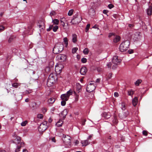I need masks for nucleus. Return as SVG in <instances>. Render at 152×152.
<instances>
[{
	"mask_svg": "<svg viewBox=\"0 0 152 152\" xmlns=\"http://www.w3.org/2000/svg\"><path fill=\"white\" fill-rule=\"evenodd\" d=\"M63 41L64 42L65 46L67 47L68 45V39L66 37H64L63 38Z\"/></svg>",
	"mask_w": 152,
	"mask_h": 152,
	"instance_id": "b1692460",
	"label": "nucleus"
},
{
	"mask_svg": "<svg viewBox=\"0 0 152 152\" xmlns=\"http://www.w3.org/2000/svg\"><path fill=\"white\" fill-rule=\"evenodd\" d=\"M64 49L63 45L61 44H57L55 46L53 49V52L55 54H58L61 52Z\"/></svg>",
	"mask_w": 152,
	"mask_h": 152,
	"instance_id": "20e7f679",
	"label": "nucleus"
},
{
	"mask_svg": "<svg viewBox=\"0 0 152 152\" xmlns=\"http://www.w3.org/2000/svg\"><path fill=\"white\" fill-rule=\"evenodd\" d=\"M108 11L107 10H103V12L104 14L107 15Z\"/></svg>",
	"mask_w": 152,
	"mask_h": 152,
	"instance_id": "6e6d98bb",
	"label": "nucleus"
},
{
	"mask_svg": "<svg viewBox=\"0 0 152 152\" xmlns=\"http://www.w3.org/2000/svg\"><path fill=\"white\" fill-rule=\"evenodd\" d=\"M56 12L54 11H52L50 13V16L54 15H56Z\"/></svg>",
	"mask_w": 152,
	"mask_h": 152,
	"instance_id": "49530a36",
	"label": "nucleus"
},
{
	"mask_svg": "<svg viewBox=\"0 0 152 152\" xmlns=\"http://www.w3.org/2000/svg\"><path fill=\"white\" fill-rule=\"evenodd\" d=\"M102 117L106 119H107L110 118L111 115L110 113L106 112L103 113L102 115Z\"/></svg>",
	"mask_w": 152,
	"mask_h": 152,
	"instance_id": "ddd939ff",
	"label": "nucleus"
},
{
	"mask_svg": "<svg viewBox=\"0 0 152 152\" xmlns=\"http://www.w3.org/2000/svg\"><path fill=\"white\" fill-rule=\"evenodd\" d=\"M52 22L54 24L58 25L59 23V20L57 19H52Z\"/></svg>",
	"mask_w": 152,
	"mask_h": 152,
	"instance_id": "c85d7f7f",
	"label": "nucleus"
},
{
	"mask_svg": "<svg viewBox=\"0 0 152 152\" xmlns=\"http://www.w3.org/2000/svg\"><path fill=\"white\" fill-rule=\"evenodd\" d=\"M117 64H114L113 65V66H112V69H115L117 67Z\"/></svg>",
	"mask_w": 152,
	"mask_h": 152,
	"instance_id": "864d4df0",
	"label": "nucleus"
},
{
	"mask_svg": "<svg viewBox=\"0 0 152 152\" xmlns=\"http://www.w3.org/2000/svg\"><path fill=\"white\" fill-rule=\"evenodd\" d=\"M142 134L145 135H147V133L146 131L144 130L142 131Z\"/></svg>",
	"mask_w": 152,
	"mask_h": 152,
	"instance_id": "4d7b16f0",
	"label": "nucleus"
},
{
	"mask_svg": "<svg viewBox=\"0 0 152 152\" xmlns=\"http://www.w3.org/2000/svg\"><path fill=\"white\" fill-rule=\"evenodd\" d=\"M90 24H88L86 26V32H87L90 26Z\"/></svg>",
	"mask_w": 152,
	"mask_h": 152,
	"instance_id": "a18cd8bd",
	"label": "nucleus"
},
{
	"mask_svg": "<svg viewBox=\"0 0 152 152\" xmlns=\"http://www.w3.org/2000/svg\"><path fill=\"white\" fill-rule=\"evenodd\" d=\"M53 25H50L49 26V28L47 29V31H50L53 28Z\"/></svg>",
	"mask_w": 152,
	"mask_h": 152,
	"instance_id": "37998d69",
	"label": "nucleus"
},
{
	"mask_svg": "<svg viewBox=\"0 0 152 152\" xmlns=\"http://www.w3.org/2000/svg\"><path fill=\"white\" fill-rule=\"evenodd\" d=\"M47 122L44 121V122H43L42 123H41V124H42V125L43 124V125H45V126H47Z\"/></svg>",
	"mask_w": 152,
	"mask_h": 152,
	"instance_id": "052dcab7",
	"label": "nucleus"
},
{
	"mask_svg": "<svg viewBox=\"0 0 152 152\" xmlns=\"http://www.w3.org/2000/svg\"><path fill=\"white\" fill-rule=\"evenodd\" d=\"M114 7V5L111 4H109L108 6V7L110 9H112V8H113Z\"/></svg>",
	"mask_w": 152,
	"mask_h": 152,
	"instance_id": "3c124183",
	"label": "nucleus"
},
{
	"mask_svg": "<svg viewBox=\"0 0 152 152\" xmlns=\"http://www.w3.org/2000/svg\"><path fill=\"white\" fill-rule=\"evenodd\" d=\"M42 112L43 113H45L47 111L45 107L43 108L42 109Z\"/></svg>",
	"mask_w": 152,
	"mask_h": 152,
	"instance_id": "5fc2aeb1",
	"label": "nucleus"
},
{
	"mask_svg": "<svg viewBox=\"0 0 152 152\" xmlns=\"http://www.w3.org/2000/svg\"><path fill=\"white\" fill-rule=\"evenodd\" d=\"M78 50V48H72V53H75Z\"/></svg>",
	"mask_w": 152,
	"mask_h": 152,
	"instance_id": "ea45409f",
	"label": "nucleus"
},
{
	"mask_svg": "<svg viewBox=\"0 0 152 152\" xmlns=\"http://www.w3.org/2000/svg\"><path fill=\"white\" fill-rule=\"evenodd\" d=\"M93 134H91L90 135H89L88 137L87 138V140H90L91 139V138L93 136Z\"/></svg>",
	"mask_w": 152,
	"mask_h": 152,
	"instance_id": "bf43d9fd",
	"label": "nucleus"
},
{
	"mask_svg": "<svg viewBox=\"0 0 152 152\" xmlns=\"http://www.w3.org/2000/svg\"><path fill=\"white\" fill-rule=\"evenodd\" d=\"M67 114V111L66 109H64L61 112V116L63 117V119H64Z\"/></svg>",
	"mask_w": 152,
	"mask_h": 152,
	"instance_id": "dca6fc26",
	"label": "nucleus"
},
{
	"mask_svg": "<svg viewBox=\"0 0 152 152\" xmlns=\"http://www.w3.org/2000/svg\"><path fill=\"white\" fill-rule=\"evenodd\" d=\"M24 145V143L23 142H21L20 143V145L17 146V148L15 150V152H18L20 150L21 147Z\"/></svg>",
	"mask_w": 152,
	"mask_h": 152,
	"instance_id": "2eb2a0df",
	"label": "nucleus"
},
{
	"mask_svg": "<svg viewBox=\"0 0 152 152\" xmlns=\"http://www.w3.org/2000/svg\"><path fill=\"white\" fill-rule=\"evenodd\" d=\"M55 101V99L54 98H50L48 100V102L49 104H53Z\"/></svg>",
	"mask_w": 152,
	"mask_h": 152,
	"instance_id": "c756f323",
	"label": "nucleus"
},
{
	"mask_svg": "<svg viewBox=\"0 0 152 152\" xmlns=\"http://www.w3.org/2000/svg\"><path fill=\"white\" fill-rule=\"evenodd\" d=\"M57 58L61 61H65L66 58V56L64 54H59L57 56Z\"/></svg>",
	"mask_w": 152,
	"mask_h": 152,
	"instance_id": "9d476101",
	"label": "nucleus"
},
{
	"mask_svg": "<svg viewBox=\"0 0 152 152\" xmlns=\"http://www.w3.org/2000/svg\"><path fill=\"white\" fill-rule=\"evenodd\" d=\"M12 86L15 88H17L18 86V84L17 83H15L12 84Z\"/></svg>",
	"mask_w": 152,
	"mask_h": 152,
	"instance_id": "09e8293b",
	"label": "nucleus"
},
{
	"mask_svg": "<svg viewBox=\"0 0 152 152\" xmlns=\"http://www.w3.org/2000/svg\"><path fill=\"white\" fill-rule=\"evenodd\" d=\"M128 52L129 53L131 54L133 53V51L132 50H130L128 51Z\"/></svg>",
	"mask_w": 152,
	"mask_h": 152,
	"instance_id": "680f3d73",
	"label": "nucleus"
},
{
	"mask_svg": "<svg viewBox=\"0 0 152 152\" xmlns=\"http://www.w3.org/2000/svg\"><path fill=\"white\" fill-rule=\"evenodd\" d=\"M113 123L115 124H116L118 123V120H117V118L115 116L114 117V118L113 119Z\"/></svg>",
	"mask_w": 152,
	"mask_h": 152,
	"instance_id": "72a5a7b5",
	"label": "nucleus"
},
{
	"mask_svg": "<svg viewBox=\"0 0 152 152\" xmlns=\"http://www.w3.org/2000/svg\"><path fill=\"white\" fill-rule=\"evenodd\" d=\"M66 101L62 100L61 102V105L63 106H64L66 103Z\"/></svg>",
	"mask_w": 152,
	"mask_h": 152,
	"instance_id": "603ef678",
	"label": "nucleus"
},
{
	"mask_svg": "<svg viewBox=\"0 0 152 152\" xmlns=\"http://www.w3.org/2000/svg\"><path fill=\"white\" fill-rule=\"evenodd\" d=\"M87 71V69L86 67L84 66L81 68L80 69V73L82 75H85Z\"/></svg>",
	"mask_w": 152,
	"mask_h": 152,
	"instance_id": "f8f14e48",
	"label": "nucleus"
},
{
	"mask_svg": "<svg viewBox=\"0 0 152 152\" xmlns=\"http://www.w3.org/2000/svg\"><path fill=\"white\" fill-rule=\"evenodd\" d=\"M108 68H110L112 66V63L111 62H109L107 64Z\"/></svg>",
	"mask_w": 152,
	"mask_h": 152,
	"instance_id": "8fccbe9b",
	"label": "nucleus"
},
{
	"mask_svg": "<svg viewBox=\"0 0 152 152\" xmlns=\"http://www.w3.org/2000/svg\"><path fill=\"white\" fill-rule=\"evenodd\" d=\"M43 115L42 114H39L37 115V117L39 119H42L43 118Z\"/></svg>",
	"mask_w": 152,
	"mask_h": 152,
	"instance_id": "79ce46f5",
	"label": "nucleus"
},
{
	"mask_svg": "<svg viewBox=\"0 0 152 152\" xmlns=\"http://www.w3.org/2000/svg\"><path fill=\"white\" fill-rule=\"evenodd\" d=\"M114 96L115 97H118V93L115 92L114 93Z\"/></svg>",
	"mask_w": 152,
	"mask_h": 152,
	"instance_id": "13d9d810",
	"label": "nucleus"
},
{
	"mask_svg": "<svg viewBox=\"0 0 152 152\" xmlns=\"http://www.w3.org/2000/svg\"><path fill=\"white\" fill-rule=\"evenodd\" d=\"M82 20V18L78 14H76L73 16V19L70 23H72V24H78Z\"/></svg>",
	"mask_w": 152,
	"mask_h": 152,
	"instance_id": "f03ea898",
	"label": "nucleus"
},
{
	"mask_svg": "<svg viewBox=\"0 0 152 152\" xmlns=\"http://www.w3.org/2000/svg\"><path fill=\"white\" fill-rule=\"evenodd\" d=\"M4 27L2 25H0V32L4 30Z\"/></svg>",
	"mask_w": 152,
	"mask_h": 152,
	"instance_id": "c03bdc74",
	"label": "nucleus"
},
{
	"mask_svg": "<svg viewBox=\"0 0 152 152\" xmlns=\"http://www.w3.org/2000/svg\"><path fill=\"white\" fill-rule=\"evenodd\" d=\"M77 35L75 34H73L72 35V42L75 43L77 42Z\"/></svg>",
	"mask_w": 152,
	"mask_h": 152,
	"instance_id": "a211bd4d",
	"label": "nucleus"
},
{
	"mask_svg": "<svg viewBox=\"0 0 152 152\" xmlns=\"http://www.w3.org/2000/svg\"><path fill=\"white\" fill-rule=\"evenodd\" d=\"M152 7H149V8L147 10V13L148 15H151V14L152 12Z\"/></svg>",
	"mask_w": 152,
	"mask_h": 152,
	"instance_id": "393cba45",
	"label": "nucleus"
},
{
	"mask_svg": "<svg viewBox=\"0 0 152 152\" xmlns=\"http://www.w3.org/2000/svg\"><path fill=\"white\" fill-rule=\"evenodd\" d=\"M65 20V18L64 17L61 18L60 19V21L61 23V25L63 27L65 26V23L64 21Z\"/></svg>",
	"mask_w": 152,
	"mask_h": 152,
	"instance_id": "4be33fe9",
	"label": "nucleus"
},
{
	"mask_svg": "<svg viewBox=\"0 0 152 152\" xmlns=\"http://www.w3.org/2000/svg\"><path fill=\"white\" fill-rule=\"evenodd\" d=\"M76 90L78 92H80L81 90V86L79 83H76Z\"/></svg>",
	"mask_w": 152,
	"mask_h": 152,
	"instance_id": "f3484780",
	"label": "nucleus"
},
{
	"mask_svg": "<svg viewBox=\"0 0 152 152\" xmlns=\"http://www.w3.org/2000/svg\"><path fill=\"white\" fill-rule=\"evenodd\" d=\"M32 91L31 89H28V90H26L25 91V93L26 94H28L31 93Z\"/></svg>",
	"mask_w": 152,
	"mask_h": 152,
	"instance_id": "e433bc0d",
	"label": "nucleus"
},
{
	"mask_svg": "<svg viewBox=\"0 0 152 152\" xmlns=\"http://www.w3.org/2000/svg\"><path fill=\"white\" fill-rule=\"evenodd\" d=\"M71 137L67 135H64L62 138V140L64 144L67 146H70L71 142Z\"/></svg>",
	"mask_w": 152,
	"mask_h": 152,
	"instance_id": "39448f33",
	"label": "nucleus"
},
{
	"mask_svg": "<svg viewBox=\"0 0 152 152\" xmlns=\"http://www.w3.org/2000/svg\"><path fill=\"white\" fill-rule=\"evenodd\" d=\"M81 61L82 62L85 63L87 61V59L85 58H83L81 59Z\"/></svg>",
	"mask_w": 152,
	"mask_h": 152,
	"instance_id": "de8ad7c7",
	"label": "nucleus"
},
{
	"mask_svg": "<svg viewBox=\"0 0 152 152\" xmlns=\"http://www.w3.org/2000/svg\"><path fill=\"white\" fill-rule=\"evenodd\" d=\"M15 37L14 36H11L10 38H9L8 39V42H10L12 41L13 40V39Z\"/></svg>",
	"mask_w": 152,
	"mask_h": 152,
	"instance_id": "a19ab883",
	"label": "nucleus"
},
{
	"mask_svg": "<svg viewBox=\"0 0 152 152\" xmlns=\"http://www.w3.org/2000/svg\"><path fill=\"white\" fill-rule=\"evenodd\" d=\"M121 109L123 110H125L126 109V106L124 102H122L121 104Z\"/></svg>",
	"mask_w": 152,
	"mask_h": 152,
	"instance_id": "4c0bfd02",
	"label": "nucleus"
},
{
	"mask_svg": "<svg viewBox=\"0 0 152 152\" xmlns=\"http://www.w3.org/2000/svg\"><path fill=\"white\" fill-rule=\"evenodd\" d=\"M114 35V34L113 33H110L109 34L108 37H111L112 35Z\"/></svg>",
	"mask_w": 152,
	"mask_h": 152,
	"instance_id": "69168bd1",
	"label": "nucleus"
},
{
	"mask_svg": "<svg viewBox=\"0 0 152 152\" xmlns=\"http://www.w3.org/2000/svg\"><path fill=\"white\" fill-rule=\"evenodd\" d=\"M130 42L128 40L122 42L120 45L119 49L121 52L126 51L129 48Z\"/></svg>",
	"mask_w": 152,
	"mask_h": 152,
	"instance_id": "f257e3e1",
	"label": "nucleus"
},
{
	"mask_svg": "<svg viewBox=\"0 0 152 152\" xmlns=\"http://www.w3.org/2000/svg\"><path fill=\"white\" fill-rule=\"evenodd\" d=\"M101 79L100 78H98L96 79V83H99L100 82V81Z\"/></svg>",
	"mask_w": 152,
	"mask_h": 152,
	"instance_id": "e2e57ef3",
	"label": "nucleus"
},
{
	"mask_svg": "<svg viewBox=\"0 0 152 152\" xmlns=\"http://www.w3.org/2000/svg\"><path fill=\"white\" fill-rule=\"evenodd\" d=\"M58 28V27L57 26H55L54 27H53V31L54 32H56Z\"/></svg>",
	"mask_w": 152,
	"mask_h": 152,
	"instance_id": "c9c22d12",
	"label": "nucleus"
},
{
	"mask_svg": "<svg viewBox=\"0 0 152 152\" xmlns=\"http://www.w3.org/2000/svg\"><path fill=\"white\" fill-rule=\"evenodd\" d=\"M89 52V50L87 48H85L83 51V53L85 55H87L88 54Z\"/></svg>",
	"mask_w": 152,
	"mask_h": 152,
	"instance_id": "2f4dec72",
	"label": "nucleus"
},
{
	"mask_svg": "<svg viewBox=\"0 0 152 152\" xmlns=\"http://www.w3.org/2000/svg\"><path fill=\"white\" fill-rule=\"evenodd\" d=\"M69 98L66 94H62L61 96V98L63 100L67 101L68 100Z\"/></svg>",
	"mask_w": 152,
	"mask_h": 152,
	"instance_id": "4468645a",
	"label": "nucleus"
},
{
	"mask_svg": "<svg viewBox=\"0 0 152 152\" xmlns=\"http://www.w3.org/2000/svg\"><path fill=\"white\" fill-rule=\"evenodd\" d=\"M81 143L83 146H86L89 144V142L87 140H83L81 141Z\"/></svg>",
	"mask_w": 152,
	"mask_h": 152,
	"instance_id": "aec40b11",
	"label": "nucleus"
},
{
	"mask_svg": "<svg viewBox=\"0 0 152 152\" xmlns=\"http://www.w3.org/2000/svg\"><path fill=\"white\" fill-rule=\"evenodd\" d=\"M47 126L43 125V124H40L39 127V131L43 132L45 131L48 128Z\"/></svg>",
	"mask_w": 152,
	"mask_h": 152,
	"instance_id": "9b49d317",
	"label": "nucleus"
},
{
	"mask_svg": "<svg viewBox=\"0 0 152 152\" xmlns=\"http://www.w3.org/2000/svg\"><path fill=\"white\" fill-rule=\"evenodd\" d=\"M120 40V37L118 36H116L113 39V42H117Z\"/></svg>",
	"mask_w": 152,
	"mask_h": 152,
	"instance_id": "cd10ccee",
	"label": "nucleus"
},
{
	"mask_svg": "<svg viewBox=\"0 0 152 152\" xmlns=\"http://www.w3.org/2000/svg\"><path fill=\"white\" fill-rule=\"evenodd\" d=\"M52 119L51 118H50L49 119H48V122L50 123L52 122Z\"/></svg>",
	"mask_w": 152,
	"mask_h": 152,
	"instance_id": "774afa93",
	"label": "nucleus"
},
{
	"mask_svg": "<svg viewBox=\"0 0 152 152\" xmlns=\"http://www.w3.org/2000/svg\"><path fill=\"white\" fill-rule=\"evenodd\" d=\"M51 140L53 142H56V140L54 137L52 138L51 139Z\"/></svg>",
	"mask_w": 152,
	"mask_h": 152,
	"instance_id": "338daca9",
	"label": "nucleus"
},
{
	"mask_svg": "<svg viewBox=\"0 0 152 152\" xmlns=\"http://www.w3.org/2000/svg\"><path fill=\"white\" fill-rule=\"evenodd\" d=\"M63 124V122L61 120H59L56 124V125L58 127L61 126Z\"/></svg>",
	"mask_w": 152,
	"mask_h": 152,
	"instance_id": "5701e85b",
	"label": "nucleus"
},
{
	"mask_svg": "<svg viewBox=\"0 0 152 152\" xmlns=\"http://www.w3.org/2000/svg\"><path fill=\"white\" fill-rule=\"evenodd\" d=\"M73 91L71 89H70L69 91H67L66 94L69 97L73 93Z\"/></svg>",
	"mask_w": 152,
	"mask_h": 152,
	"instance_id": "a878e982",
	"label": "nucleus"
},
{
	"mask_svg": "<svg viewBox=\"0 0 152 152\" xmlns=\"http://www.w3.org/2000/svg\"><path fill=\"white\" fill-rule=\"evenodd\" d=\"M28 30L29 31H32L31 26H28Z\"/></svg>",
	"mask_w": 152,
	"mask_h": 152,
	"instance_id": "0e129e2a",
	"label": "nucleus"
},
{
	"mask_svg": "<svg viewBox=\"0 0 152 152\" xmlns=\"http://www.w3.org/2000/svg\"><path fill=\"white\" fill-rule=\"evenodd\" d=\"M74 93L75 95V101L76 102H77L79 99V96L75 91H74Z\"/></svg>",
	"mask_w": 152,
	"mask_h": 152,
	"instance_id": "bb28decb",
	"label": "nucleus"
},
{
	"mask_svg": "<svg viewBox=\"0 0 152 152\" xmlns=\"http://www.w3.org/2000/svg\"><path fill=\"white\" fill-rule=\"evenodd\" d=\"M128 112L126 110L124 112H123L122 113H120L119 116L120 118L122 119L125 118L128 115Z\"/></svg>",
	"mask_w": 152,
	"mask_h": 152,
	"instance_id": "1a4fd4ad",
	"label": "nucleus"
},
{
	"mask_svg": "<svg viewBox=\"0 0 152 152\" xmlns=\"http://www.w3.org/2000/svg\"><path fill=\"white\" fill-rule=\"evenodd\" d=\"M142 82V81L140 79H138V80H137L135 83H134V84L135 85L137 86H138L139 84L141 83Z\"/></svg>",
	"mask_w": 152,
	"mask_h": 152,
	"instance_id": "7c9ffc66",
	"label": "nucleus"
},
{
	"mask_svg": "<svg viewBox=\"0 0 152 152\" xmlns=\"http://www.w3.org/2000/svg\"><path fill=\"white\" fill-rule=\"evenodd\" d=\"M27 123V121H24L22 122L21 124V125L22 126H25L26 125Z\"/></svg>",
	"mask_w": 152,
	"mask_h": 152,
	"instance_id": "58836bf2",
	"label": "nucleus"
},
{
	"mask_svg": "<svg viewBox=\"0 0 152 152\" xmlns=\"http://www.w3.org/2000/svg\"><path fill=\"white\" fill-rule=\"evenodd\" d=\"M56 77L53 74H51L49 76L47 82V85L48 86L53 85L55 81Z\"/></svg>",
	"mask_w": 152,
	"mask_h": 152,
	"instance_id": "7ed1b4c3",
	"label": "nucleus"
},
{
	"mask_svg": "<svg viewBox=\"0 0 152 152\" xmlns=\"http://www.w3.org/2000/svg\"><path fill=\"white\" fill-rule=\"evenodd\" d=\"M138 99L137 97H135L132 100V103L133 105L135 106L137 103Z\"/></svg>",
	"mask_w": 152,
	"mask_h": 152,
	"instance_id": "412c9836",
	"label": "nucleus"
},
{
	"mask_svg": "<svg viewBox=\"0 0 152 152\" xmlns=\"http://www.w3.org/2000/svg\"><path fill=\"white\" fill-rule=\"evenodd\" d=\"M13 137L14 139V142L16 144H20V143L21 142V138L20 137L18 136H17L16 134H14L13 135Z\"/></svg>",
	"mask_w": 152,
	"mask_h": 152,
	"instance_id": "0eeeda50",
	"label": "nucleus"
},
{
	"mask_svg": "<svg viewBox=\"0 0 152 152\" xmlns=\"http://www.w3.org/2000/svg\"><path fill=\"white\" fill-rule=\"evenodd\" d=\"M134 92L132 90H129L128 91V94L129 96H132Z\"/></svg>",
	"mask_w": 152,
	"mask_h": 152,
	"instance_id": "473e14b6",
	"label": "nucleus"
},
{
	"mask_svg": "<svg viewBox=\"0 0 152 152\" xmlns=\"http://www.w3.org/2000/svg\"><path fill=\"white\" fill-rule=\"evenodd\" d=\"M96 87L94 85L93 83H90L88 84L86 90L87 91L89 92H91L94 91Z\"/></svg>",
	"mask_w": 152,
	"mask_h": 152,
	"instance_id": "423d86ee",
	"label": "nucleus"
},
{
	"mask_svg": "<svg viewBox=\"0 0 152 152\" xmlns=\"http://www.w3.org/2000/svg\"><path fill=\"white\" fill-rule=\"evenodd\" d=\"M73 11L74 10L72 9L70 10L68 13V15L69 16H71L73 14Z\"/></svg>",
	"mask_w": 152,
	"mask_h": 152,
	"instance_id": "f704fd0d",
	"label": "nucleus"
},
{
	"mask_svg": "<svg viewBox=\"0 0 152 152\" xmlns=\"http://www.w3.org/2000/svg\"><path fill=\"white\" fill-rule=\"evenodd\" d=\"M95 12L93 9L91 8L89 10L88 14L91 16H93L95 15Z\"/></svg>",
	"mask_w": 152,
	"mask_h": 152,
	"instance_id": "6ab92c4d",
	"label": "nucleus"
},
{
	"mask_svg": "<svg viewBox=\"0 0 152 152\" xmlns=\"http://www.w3.org/2000/svg\"><path fill=\"white\" fill-rule=\"evenodd\" d=\"M112 62L114 64H118L121 61V60L117 56H113L112 60Z\"/></svg>",
	"mask_w": 152,
	"mask_h": 152,
	"instance_id": "6e6552de",
	"label": "nucleus"
}]
</instances>
